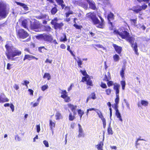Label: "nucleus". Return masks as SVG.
<instances>
[{
    "label": "nucleus",
    "mask_w": 150,
    "mask_h": 150,
    "mask_svg": "<svg viewBox=\"0 0 150 150\" xmlns=\"http://www.w3.org/2000/svg\"><path fill=\"white\" fill-rule=\"evenodd\" d=\"M77 20V18H76L73 19V22L74 23L73 26L76 29L81 30V29L83 28V26L81 25H79L76 23V21Z\"/></svg>",
    "instance_id": "a211bd4d"
},
{
    "label": "nucleus",
    "mask_w": 150,
    "mask_h": 150,
    "mask_svg": "<svg viewBox=\"0 0 150 150\" xmlns=\"http://www.w3.org/2000/svg\"><path fill=\"white\" fill-rule=\"evenodd\" d=\"M107 84L108 87H110V86H112V85H113V89H114V87L115 86H119V87L118 89H119V93H120L119 89H120V85L119 84L117 83H113V81H109V80H108V81H107Z\"/></svg>",
    "instance_id": "f3484780"
},
{
    "label": "nucleus",
    "mask_w": 150,
    "mask_h": 150,
    "mask_svg": "<svg viewBox=\"0 0 150 150\" xmlns=\"http://www.w3.org/2000/svg\"><path fill=\"white\" fill-rule=\"evenodd\" d=\"M60 48L62 49H65L66 48V46L65 45L63 44H61L60 45Z\"/></svg>",
    "instance_id": "0e129e2a"
},
{
    "label": "nucleus",
    "mask_w": 150,
    "mask_h": 150,
    "mask_svg": "<svg viewBox=\"0 0 150 150\" xmlns=\"http://www.w3.org/2000/svg\"><path fill=\"white\" fill-rule=\"evenodd\" d=\"M45 50H47V49L45 46H42L38 47V51L40 53H43Z\"/></svg>",
    "instance_id": "cd10ccee"
},
{
    "label": "nucleus",
    "mask_w": 150,
    "mask_h": 150,
    "mask_svg": "<svg viewBox=\"0 0 150 150\" xmlns=\"http://www.w3.org/2000/svg\"><path fill=\"white\" fill-rule=\"evenodd\" d=\"M127 29L124 28H120L118 30H115L113 31L114 34L119 35L122 39H125L130 44L131 46L134 51L135 54L137 55H139L137 44L136 42L134 44V38L130 36L129 33L128 32Z\"/></svg>",
    "instance_id": "f257e3e1"
},
{
    "label": "nucleus",
    "mask_w": 150,
    "mask_h": 150,
    "mask_svg": "<svg viewBox=\"0 0 150 150\" xmlns=\"http://www.w3.org/2000/svg\"><path fill=\"white\" fill-rule=\"evenodd\" d=\"M112 46L114 47L115 50L119 54H120L122 50V47L119 46L116 44H113Z\"/></svg>",
    "instance_id": "2eb2a0df"
},
{
    "label": "nucleus",
    "mask_w": 150,
    "mask_h": 150,
    "mask_svg": "<svg viewBox=\"0 0 150 150\" xmlns=\"http://www.w3.org/2000/svg\"><path fill=\"white\" fill-rule=\"evenodd\" d=\"M75 115L74 114L73 115L71 112L70 113L69 117V120L72 121L74 120L75 118Z\"/></svg>",
    "instance_id": "72a5a7b5"
},
{
    "label": "nucleus",
    "mask_w": 150,
    "mask_h": 150,
    "mask_svg": "<svg viewBox=\"0 0 150 150\" xmlns=\"http://www.w3.org/2000/svg\"><path fill=\"white\" fill-rule=\"evenodd\" d=\"M113 58L114 61L115 62L118 61L120 59L119 56L116 54L113 56Z\"/></svg>",
    "instance_id": "473e14b6"
},
{
    "label": "nucleus",
    "mask_w": 150,
    "mask_h": 150,
    "mask_svg": "<svg viewBox=\"0 0 150 150\" xmlns=\"http://www.w3.org/2000/svg\"><path fill=\"white\" fill-rule=\"evenodd\" d=\"M49 125L51 129L53 131V129L55 126V122H53L52 120H49Z\"/></svg>",
    "instance_id": "bb28decb"
},
{
    "label": "nucleus",
    "mask_w": 150,
    "mask_h": 150,
    "mask_svg": "<svg viewBox=\"0 0 150 150\" xmlns=\"http://www.w3.org/2000/svg\"><path fill=\"white\" fill-rule=\"evenodd\" d=\"M10 107L11 109L12 112L14 111V106L12 104H11L10 105Z\"/></svg>",
    "instance_id": "680f3d73"
},
{
    "label": "nucleus",
    "mask_w": 150,
    "mask_h": 150,
    "mask_svg": "<svg viewBox=\"0 0 150 150\" xmlns=\"http://www.w3.org/2000/svg\"><path fill=\"white\" fill-rule=\"evenodd\" d=\"M63 35L64 37V38H63L62 37H61L60 38V41L61 42H65L67 41V36L66 34L65 33H64L63 34Z\"/></svg>",
    "instance_id": "e433bc0d"
},
{
    "label": "nucleus",
    "mask_w": 150,
    "mask_h": 150,
    "mask_svg": "<svg viewBox=\"0 0 150 150\" xmlns=\"http://www.w3.org/2000/svg\"><path fill=\"white\" fill-rule=\"evenodd\" d=\"M14 88L16 90H18L19 88V87L16 84H15Z\"/></svg>",
    "instance_id": "774afa93"
},
{
    "label": "nucleus",
    "mask_w": 150,
    "mask_h": 150,
    "mask_svg": "<svg viewBox=\"0 0 150 150\" xmlns=\"http://www.w3.org/2000/svg\"><path fill=\"white\" fill-rule=\"evenodd\" d=\"M5 47L6 49L5 54L8 59L15 60L14 58L15 57L20 56L21 54V51L16 49L13 50L11 47L7 44L5 45Z\"/></svg>",
    "instance_id": "f03ea898"
},
{
    "label": "nucleus",
    "mask_w": 150,
    "mask_h": 150,
    "mask_svg": "<svg viewBox=\"0 0 150 150\" xmlns=\"http://www.w3.org/2000/svg\"><path fill=\"white\" fill-rule=\"evenodd\" d=\"M55 117L56 120H59L62 117L61 114L59 112H57L56 114Z\"/></svg>",
    "instance_id": "ea45409f"
},
{
    "label": "nucleus",
    "mask_w": 150,
    "mask_h": 150,
    "mask_svg": "<svg viewBox=\"0 0 150 150\" xmlns=\"http://www.w3.org/2000/svg\"><path fill=\"white\" fill-rule=\"evenodd\" d=\"M35 38L38 40L48 42H51L53 40V37L51 35L47 34L45 33L39 34L35 35Z\"/></svg>",
    "instance_id": "20e7f679"
},
{
    "label": "nucleus",
    "mask_w": 150,
    "mask_h": 150,
    "mask_svg": "<svg viewBox=\"0 0 150 150\" xmlns=\"http://www.w3.org/2000/svg\"><path fill=\"white\" fill-rule=\"evenodd\" d=\"M120 83L121 85L122 89L123 90L125 89V88L126 86L125 81L124 80L121 81H120Z\"/></svg>",
    "instance_id": "c03bdc74"
},
{
    "label": "nucleus",
    "mask_w": 150,
    "mask_h": 150,
    "mask_svg": "<svg viewBox=\"0 0 150 150\" xmlns=\"http://www.w3.org/2000/svg\"><path fill=\"white\" fill-rule=\"evenodd\" d=\"M137 18H136L134 19H130V21L131 24H133L134 25H135L137 23Z\"/></svg>",
    "instance_id": "79ce46f5"
},
{
    "label": "nucleus",
    "mask_w": 150,
    "mask_h": 150,
    "mask_svg": "<svg viewBox=\"0 0 150 150\" xmlns=\"http://www.w3.org/2000/svg\"><path fill=\"white\" fill-rule=\"evenodd\" d=\"M8 14L6 6L0 2V20L5 18Z\"/></svg>",
    "instance_id": "423d86ee"
},
{
    "label": "nucleus",
    "mask_w": 150,
    "mask_h": 150,
    "mask_svg": "<svg viewBox=\"0 0 150 150\" xmlns=\"http://www.w3.org/2000/svg\"><path fill=\"white\" fill-rule=\"evenodd\" d=\"M125 66L122 67L121 71L120 72V74L122 78H124L125 71Z\"/></svg>",
    "instance_id": "c85d7f7f"
},
{
    "label": "nucleus",
    "mask_w": 150,
    "mask_h": 150,
    "mask_svg": "<svg viewBox=\"0 0 150 150\" xmlns=\"http://www.w3.org/2000/svg\"><path fill=\"white\" fill-rule=\"evenodd\" d=\"M99 17L100 19V22L94 15V24L97 25L96 27L98 28L103 29L104 28L105 25L104 20L101 16H99Z\"/></svg>",
    "instance_id": "6e6552de"
},
{
    "label": "nucleus",
    "mask_w": 150,
    "mask_h": 150,
    "mask_svg": "<svg viewBox=\"0 0 150 150\" xmlns=\"http://www.w3.org/2000/svg\"><path fill=\"white\" fill-rule=\"evenodd\" d=\"M96 112L98 115L99 117L102 120L103 123V127L104 128H105L106 125V122L105 120V118H104L103 114L100 111H99L98 110H97V111H96Z\"/></svg>",
    "instance_id": "4468645a"
},
{
    "label": "nucleus",
    "mask_w": 150,
    "mask_h": 150,
    "mask_svg": "<svg viewBox=\"0 0 150 150\" xmlns=\"http://www.w3.org/2000/svg\"><path fill=\"white\" fill-rule=\"evenodd\" d=\"M100 86L101 88H106L107 86L105 83L101 82Z\"/></svg>",
    "instance_id": "603ef678"
},
{
    "label": "nucleus",
    "mask_w": 150,
    "mask_h": 150,
    "mask_svg": "<svg viewBox=\"0 0 150 150\" xmlns=\"http://www.w3.org/2000/svg\"><path fill=\"white\" fill-rule=\"evenodd\" d=\"M73 13V11H69L68 12L66 13L65 14L66 17L67 18H68L70 14H72Z\"/></svg>",
    "instance_id": "de8ad7c7"
},
{
    "label": "nucleus",
    "mask_w": 150,
    "mask_h": 150,
    "mask_svg": "<svg viewBox=\"0 0 150 150\" xmlns=\"http://www.w3.org/2000/svg\"><path fill=\"white\" fill-rule=\"evenodd\" d=\"M33 104L32 106L33 107H35L38 106V105L39 104V103L37 102H36L34 103H33V102H31V104Z\"/></svg>",
    "instance_id": "13d9d810"
},
{
    "label": "nucleus",
    "mask_w": 150,
    "mask_h": 150,
    "mask_svg": "<svg viewBox=\"0 0 150 150\" xmlns=\"http://www.w3.org/2000/svg\"><path fill=\"white\" fill-rule=\"evenodd\" d=\"M58 10L56 7H54L52 8L50 12L52 15H55L57 12Z\"/></svg>",
    "instance_id": "c756f323"
},
{
    "label": "nucleus",
    "mask_w": 150,
    "mask_h": 150,
    "mask_svg": "<svg viewBox=\"0 0 150 150\" xmlns=\"http://www.w3.org/2000/svg\"><path fill=\"white\" fill-rule=\"evenodd\" d=\"M89 4V8L94 9V4L92 1L90 0L88 2Z\"/></svg>",
    "instance_id": "a19ab883"
},
{
    "label": "nucleus",
    "mask_w": 150,
    "mask_h": 150,
    "mask_svg": "<svg viewBox=\"0 0 150 150\" xmlns=\"http://www.w3.org/2000/svg\"><path fill=\"white\" fill-rule=\"evenodd\" d=\"M16 32L17 38L20 39H24L29 36L27 32L22 28L16 29Z\"/></svg>",
    "instance_id": "0eeeda50"
},
{
    "label": "nucleus",
    "mask_w": 150,
    "mask_h": 150,
    "mask_svg": "<svg viewBox=\"0 0 150 150\" xmlns=\"http://www.w3.org/2000/svg\"><path fill=\"white\" fill-rule=\"evenodd\" d=\"M86 17L89 20H91L93 22H94V13L90 12L86 14Z\"/></svg>",
    "instance_id": "412c9836"
},
{
    "label": "nucleus",
    "mask_w": 150,
    "mask_h": 150,
    "mask_svg": "<svg viewBox=\"0 0 150 150\" xmlns=\"http://www.w3.org/2000/svg\"><path fill=\"white\" fill-rule=\"evenodd\" d=\"M58 19L57 17H55L52 20L50 23L51 25H53L54 28L55 30L58 29H60L62 28V27L64 25L63 23L61 22L59 23H57Z\"/></svg>",
    "instance_id": "1a4fd4ad"
},
{
    "label": "nucleus",
    "mask_w": 150,
    "mask_h": 150,
    "mask_svg": "<svg viewBox=\"0 0 150 150\" xmlns=\"http://www.w3.org/2000/svg\"><path fill=\"white\" fill-rule=\"evenodd\" d=\"M77 112L78 115L80 116V118L81 119L83 115L84 114V112L80 109L78 110Z\"/></svg>",
    "instance_id": "58836bf2"
},
{
    "label": "nucleus",
    "mask_w": 150,
    "mask_h": 150,
    "mask_svg": "<svg viewBox=\"0 0 150 150\" xmlns=\"http://www.w3.org/2000/svg\"><path fill=\"white\" fill-rule=\"evenodd\" d=\"M68 107L70 108L71 110L73 112L74 115H76V112H75L77 108V106L76 105H74L71 103H69L67 104Z\"/></svg>",
    "instance_id": "6ab92c4d"
},
{
    "label": "nucleus",
    "mask_w": 150,
    "mask_h": 150,
    "mask_svg": "<svg viewBox=\"0 0 150 150\" xmlns=\"http://www.w3.org/2000/svg\"><path fill=\"white\" fill-rule=\"evenodd\" d=\"M141 103L142 105L144 106H147L149 104L148 101L143 100H141Z\"/></svg>",
    "instance_id": "4c0bfd02"
},
{
    "label": "nucleus",
    "mask_w": 150,
    "mask_h": 150,
    "mask_svg": "<svg viewBox=\"0 0 150 150\" xmlns=\"http://www.w3.org/2000/svg\"><path fill=\"white\" fill-rule=\"evenodd\" d=\"M147 7V6L145 4H144L141 6L137 5L132 7V9L131 8L130 10H132L136 13H138L142 10H145Z\"/></svg>",
    "instance_id": "9d476101"
},
{
    "label": "nucleus",
    "mask_w": 150,
    "mask_h": 150,
    "mask_svg": "<svg viewBox=\"0 0 150 150\" xmlns=\"http://www.w3.org/2000/svg\"><path fill=\"white\" fill-rule=\"evenodd\" d=\"M43 143L45 145V147H49V145L48 142L46 140H44L43 141Z\"/></svg>",
    "instance_id": "5fc2aeb1"
},
{
    "label": "nucleus",
    "mask_w": 150,
    "mask_h": 150,
    "mask_svg": "<svg viewBox=\"0 0 150 150\" xmlns=\"http://www.w3.org/2000/svg\"><path fill=\"white\" fill-rule=\"evenodd\" d=\"M12 64H10L9 63H8L7 65V70H10L12 68Z\"/></svg>",
    "instance_id": "6e6d98bb"
},
{
    "label": "nucleus",
    "mask_w": 150,
    "mask_h": 150,
    "mask_svg": "<svg viewBox=\"0 0 150 150\" xmlns=\"http://www.w3.org/2000/svg\"><path fill=\"white\" fill-rule=\"evenodd\" d=\"M8 99L6 98H3L0 96V103H4L8 102Z\"/></svg>",
    "instance_id": "c9c22d12"
},
{
    "label": "nucleus",
    "mask_w": 150,
    "mask_h": 150,
    "mask_svg": "<svg viewBox=\"0 0 150 150\" xmlns=\"http://www.w3.org/2000/svg\"><path fill=\"white\" fill-rule=\"evenodd\" d=\"M16 3L17 5L23 7L25 10H28V7L26 5H25L24 4L21 2H16Z\"/></svg>",
    "instance_id": "b1692460"
},
{
    "label": "nucleus",
    "mask_w": 150,
    "mask_h": 150,
    "mask_svg": "<svg viewBox=\"0 0 150 150\" xmlns=\"http://www.w3.org/2000/svg\"><path fill=\"white\" fill-rule=\"evenodd\" d=\"M47 17L48 18L49 17L46 14H40V15L35 16V18L38 19H45Z\"/></svg>",
    "instance_id": "5701e85b"
},
{
    "label": "nucleus",
    "mask_w": 150,
    "mask_h": 150,
    "mask_svg": "<svg viewBox=\"0 0 150 150\" xmlns=\"http://www.w3.org/2000/svg\"><path fill=\"white\" fill-rule=\"evenodd\" d=\"M28 91L30 92V94L32 96L33 95V90L30 89H29L28 90Z\"/></svg>",
    "instance_id": "e2e57ef3"
},
{
    "label": "nucleus",
    "mask_w": 150,
    "mask_h": 150,
    "mask_svg": "<svg viewBox=\"0 0 150 150\" xmlns=\"http://www.w3.org/2000/svg\"><path fill=\"white\" fill-rule=\"evenodd\" d=\"M119 86H116L114 87V90L115 91L116 98L115 99V103H114V108L115 111V114L117 117L118 118L121 122H122V120L121 116L120 114L118 109V104L119 101Z\"/></svg>",
    "instance_id": "7ed1b4c3"
},
{
    "label": "nucleus",
    "mask_w": 150,
    "mask_h": 150,
    "mask_svg": "<svg viewBox=\"0 0 150 150\" xmlns=\"http://www.w3.org/2000/svg\"><path fill=\"white\" fill-rule=\"evenodd\" d=\"M74 5L75 6H79L87 9L88 8V5L87 3L81 0H74L72 2Z\"/></svg>",
    "instance_id": "9b49d317"
},
{
    "label": "nucleus",
    "mask_w": 150,
    "mask_h": 150,
    "mask_svg": "<svg viewBox=\"0 0 150 150\" xmlns=\"http://www.w3.org/2000/svg\"><path fill=\"white\" fill-rule=\"evenodd\" d=\"M37 131L38 133L40 131V125H37L36 126Z\"/></svg>",
    "instance_id": "4d7b16f0"
},
{
    "label": "nucleus",
    "mask_w": 150,
    "mask_h": 150,
    "mask_svg": "<svg viewBox=\"0 0 150 150\" xmlns=\"http://www.w3.org/2000/svg\"><path fill=\"white\" fill-rule=\"evenodd\" d=\"M48 88V85L47 84L42 86L41 88L42 90L43 91H45Z\"/></svg>",
    "instance_id": "09e8293b"
},
{
    "label": "nucleus",
    "mask_w": 150,
    "mask_h": 150,
    "mask_svg": "<svg viewBox=\"0 0 150 150\" xmlns=\"http://www.w3.org/2000/svg\"><path fill=\"white\" fill-rule=\"evenodd\" d=\"M112 90L109 88H108L107 89H106L105 90V92L106 93V94L107 95H110L111 93Z\"/></svg>",
    "instance_id": "a18cd8bd"
},
{
    "label": "nucleus",
    "mask_w": 150,
    "mask_h": 150,
    "mask_svg": "<svg viewBox=\"0 0 150 150\" xmlns=\"http://www.w3.org/2000/svg\"><path fill=\"white\" fill-rule=\"evenodd\" d=\"M108 133L109 135H112L113 134V131L112 128L110 127L109 125L107 129Z\"/></svg>",
    "instance_id": "37998d69"
},
{
    "label": "nucleus",
    "mask_w": 150,
    "mask_h": 150,
    "mask_svg": "<svg viewBox=\"0 0 150 150\" xmlns=\"http://www.w3.org/2000/svg\"><path fill=\"white\" fill-rule=\"evenodd\" d=\"M104 139H102V141L99 142L98 144L96 145V147L98 150H103V146Z\"/></svg>",
    "instance_id": "aec40b11"
},
{
    "label": "nucleus",
    "mask_w": 150,
    "mask_h": 150,
    "mask_svg": "<svg viewBox=\"0 0 150 150\" xmlns=\"http://www.w3.org/2000/svg\"><path fill=\"white\" fill-rule=\"evenodd\" d=\"M61 97L64 99L65 102L68 103L71 101L70 97L68 96L67 92L66 90H62Z\"/></svg>",
    "instance_id": "ddd939ff"
},
{
    "label": "nucleus",
    "mask_w": 150,
    "mask_h": 150,
    "mask_svg": "<svg viewBox=\"0 0 150 150\" xmlns=\"http://www.w3.org/2000/svg\"><path fill=\"white\" fill-rule=\"evenodd\" d=\"M27 22L26 20H24L22 21L21 23V25L24 28H27Z\"/></svg>",
    "instance_id": "7c9ffc66"
},
{
    "label": "nucleus",
    "mask_w": 150,
    "mask_h": 150,
    "mask_svg": "<svg viewBox=\"0 0 150 150\" xmlns=\"http://www.w3.org/2000/svg\"><path fill=\"white\" fill-rule=\"evenodd\" d=\"M40 27L41 25L39 21L36 19H34L33 22L30 25V28L34 30L40 28Z\"/></svg>",
    "instance_id": "f8f14e48"
},
{
    "label": "nucleus",
    "mask_w": 150,
    "mask_h": 150,
    "mask_svg": "<svg viewBox=\"0 0 150 150\" xmlns=\"http://www.w3.org/2000/svg\"><path fill=\"white\" fill-rule=\"evenodd\" d=\"M150 0H137V1L141 3L142 2H146V3H148Z\"/></svg>",
    "instance_id": "bf43d9fd"
},
{
    "label": "nucleus",
    "mask_w": 150,
    "mask_h": 150,
    "mask_svg": "<svg viewBox=\"0 0 150 150\" xmlns=\"http://www.w3.org/2000/svg\"><path fill=\"white\" fill-rule=\"evenodd\" d=\"M29 83V82L27 80H25L24 81V83H22V84L23 85H25L27 87H28V85Z\"/></svg>",
    "instance_id": "3c124183"
},
{
    "label": "nucleus",
    "mask_w": 150,
    "mask_h": 150,
    "mask_svg": "<svg viewBox=\"0 0 150 150\" xmlns=\"http://www.w3.org/2000/svg\"><path fill=\"white\" fill-rule=\"evenodd\" d=\"M73 84L71 83V84L69 87L68 89V91H69L72 89V87L73 86Z\"/></svg>",
    "instance_id": "69168bd1"
},
{
    "label": "nucleus",
    "mask_w": 150,
    "mask_h": 150,
    "mask_svg": "<svg viewBox=\"0 0 150 150\" xmlns=\"http://www.w3.org/2000/svg\"><path fill=\"white\" fill-rule=\"evenodd\" d=\"M78 126L79 127V134L78 135V137H84V134L81 126L79 124H78Z\"/></svg>",
    "instance_id": "dca6fc26"
},
{
    "label": "nucleus",
    "mask_w": 150,
    "mask_h": 150,
    "mask_svg": "<svg viewBox=\"0 0 150 150\" xmlns=\"http://www.w3.org/2000/svg\"><path fill=\"white\" fill-rule=\"evenodd\" d=\"M94 99V94L93 93H92L91 96H89L88 97L86 100V102H87L88 101V100L89 99Z\"/></svg>",
    "instance_id": "864d4df0"
},
{
    "label": "nucleus",
    "mask_w": 150,
    "mask_h": 150,
    "mask_svg": "<svg viewBox=\"0 0 150 150\" xmlns=\"http://www.w3.org/2000/svg\"><path fill=\"white\" fill-rule=\"evenodd\" d=\"M44 79L47 78L48 80H49L51 79V76L50 74L48 73H45L44 74L43 76Z\"/></svg>",
    "instance_id": "2f4dec72"
},
{
    "label": "nucleus",
    "mask_w": 150,
    "mask_h": 150,
    "mask_svg": "<svg viewBox=\"0 0 150 150\" xmlns=\"http://www.w3.org/2000/svg\"><path fill=\"white\" fill-rule=\"evenodd\" d=\"M111 79H109L108 78V77L107 76V75L106 74H105L104 76V77L103 79V81H108V80H110Z\"/></svg>",
    "instance_id": "8fccbe9b"
},
{
    "label": "nucleus",
    "mask_w": 150,
    "mask_h": 150,
    "mask_svg": "<svg viewBox=\"0 0 150 150\" xmlns=\"http://www.w3.org/2000/svg\"><path fill=\"white\" fill-rule=\"evenodd\" d=\"M77 63L79 67L80 68H82V67L81 65H82L83 63L82 61L80 59H79L77 61Z\"/></svg>",
    "instance_id": "49530a36"
},
{
    "label": "nucleus",
    "mask_w": 150,
    "mask_h": 150,
    "mask_svg": "<svg viewBox=\"0 0 150 150\" xmlns=\"http://www.w3.org/2000/svg\"><path fill=\"white\" fill-rule=\"evenodd\" d=\"M32 55L29 54H26L25 55L23 60L25 61L26 59H28L29 60L32 59Z\"/></svg>",
    "instance_id": "f704fd0d"
},
{
    "label": "nucleus",
    "mask_w": 150,
    "mask_h": 150,
    "mask_svg": "<svg viewBox=\"0 0 150 150\" xmlns=\"http://www.w3.org/2000/svg\"><path fill=\"white\" fill-rule=\"evenodd\" d=\"M107 19L108 21H110L114 19V14L111 12H110L107 16Z\"/></svg>",
    "instance_id": "393cba45"
},
{
    "label": "nucleus",
    "mask_w": 150,
    "mask_h": 150,
    "mask_svg": "<svg viewBox=\"0 0 150 150\" xmlns=\"http://www.w3.org/2000/svg\"><path fill=\"white\" fill-rule=\"evenodd\" d=\"M75 123L74 122H72L70 124V127L72 129H74L75 126Z\"/></svg>",
    "instance_id": "052dcab7"
},
{
    "label": "nucleus",
    "mask_w": 150,
    "mask_h": 150,
    "mask_svg": "<svg viewBox=\"0 0 150 150\" xmlns=\"http://www.w3.org/2000/svg\"><path fill=\"white\" fill-rule=\"evenodd\" d=\"M80 72L82 73L83 76H84L82 77L81 82H86V84L87 85L93 86L92 82L91 80V79L89 75L87 74L86 70L82 71L81 70H80Z\"/></svg>",
    "instance_id": "39448f33"
},
{
    "label": "nucleus",
    "mask_w": 150,
    "mask_h": 150,
    "mask_svg": "<svg viewBox=\"0 0 150 150\" xmlns=\"http://www.w3.org/2000/svg\"><path fill=\"white\" fill-rule=\"evenodd\" d=\"M45 63H51L52 62V60H50L49 59H47L45 61Z\"/></svg>",
    "instance_id": "338daca9"
},
{
    "label": "nucleus",
    "mask_w": 150,
    "mask_h": 150,
    "mask_svg": "<svg viewBox=\"0 0 150 150\" xmlns=\"http://www.w3.org/2000/svg\"><path fill=\"white\" fill-rule=\"evenodd\" d=\"M55 1L58 5L61 6L62 9L64 8L65 5L64 4V2L63 0H55Z\"/></svg>",
    "instance_id": "4be33fe9"
},
{
    "label": "nucleus",
    "mask_w": 150,
    "mask_h": 150,
    "mask_svg": "<svg viewBox=\"0 0 150 150\" xmlns=\"http://www.w3.org/2000/svg\"><path fill=\"white\" fill-rule=\"evenodd\" d=\"M44 30L47 32H50L52 31L51 27L49 25H45L44 27Z\"/></svg>",
    "instance_id": "a878e982"
}]
</instances>
